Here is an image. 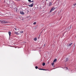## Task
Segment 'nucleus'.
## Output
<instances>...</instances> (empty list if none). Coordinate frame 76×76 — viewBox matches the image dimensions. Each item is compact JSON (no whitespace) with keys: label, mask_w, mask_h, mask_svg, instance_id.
<instances>
[{"label":"nucleus","mask_w":76,"mask_h":76,"mask_svg":"<svg viewBox=\"0 0 76 76\" xmlns=\"http://www.w3.org/2000/svg\"><path fill=\"white\" fill-rule=\"evenodd\" d=\"M15 30H16V28H15Z\"/></svg>","instance_id":"393cba45"},{"label":"nucleus","mask_w":76,"mask_h":76,"mask_svg":"<svg viewBox=\"0 0 76 76\" xmlns=\"http://www.w3.org/2000/svg\"><path fill=\"white\" fill-rule=\"evenodd\" d=\"M36 22H35L34 23H33V25H36Z\"/></svg>","instance_id":"a211bd4d"},{"label":"nucleus","mask_w":76,"mask_h":76,"mask_svg":"<svg viewBox=\"0 0 76 76\" xmlns=\"http://www.w3.org/2000/svg\"><path fill=\"white\" fill-rule=\"evenodd\" d=\"M34 40L35 41H36L37 40V39L36 38H35L34 39Z\"/></svg>","instance_id":"f8f14e48"},{"label":"nucleus","mask_w":76,"mask_h":76,"mask_svg":"<svg viewBox=\"0 0 76 76\" xmlns=\"http://www.w3.org/2000/svg\"><path fill=\"white\" fill-rule=\"evenodd\" d=\"M45 70H48V69H45Z\"/></svg>","instance_id":"4be33fe9"},{"label":"nucleus","mask_w":76,"mask_h":76,"mask_svg":"<svg viewBox=\"0 0 76 76\" xmlns=\"http://www.w3.org/2000/svg\"><path fill=\"white\" fill-rule=\"evenodd\" d=\"M45 63L44 62L42 64V66H45Z\"/></svg>","instance_id":"ddd939ff"},{"label":"nucleus","mask_w":76,"mask_h":76,"mask_svg":"<svg viewBox=\"0 0 76 76\" xmlns=\"http://www.w3.org/2000/svg\"><path fill=\"white\" fill-rule=\"evenodd\" d=\"M8 33H9L10 36V35H11V32H10V31H9L8 32Z\"/></svg>","instance_id":"6e6552de"},{"label":"nucleus","mask_w":76,"mask_h":76,"mask_svg":"<svg viewBox=\"0 0 76 76\" xmlns=\"http://www.w3.org/2000/svg\"><path fill=\"white\" fill-rule=\"evenodd\" d=\"M71 27H72V26H70L68 27V29H71Z\"/></svg>","instance_id":"9b49d317"},{"label":"nucleus","mask_w":76,"mask_h":76,"mask_svg":"<svg viewBox=\"0 0 76 76\" xmlns=\"http://www.w3.org/2000/svg\"><path fill=\"white\" fill-rule=\"evenodd\" d=\"M68 61H69V58H66V61H66V62Z\"/></svg>","instance_id":"423d86ee"},{"label":"nucleus","mask_w":76,"mask_h":76,"mask_svg":"<svg viewBox=\"0 0 76 76\" xmlns=\"http://www.w3.org/2000/svg\"><path fill=\"white\" fill-rule=\"evenodd\" d=\"M20 34H23V31H21L20 32Z\"/></svg>","instance_id":"4468645a"},{"label":"nucleus","mask_w":76,"mask_h":76,"mask_svg":"<svg viewBox=\"0 0 76 76\" xmlns=\"http://www.w3.org/2000/svg\"><path fill=\"white\" fill-rule=\"evenodd\" d=\"M33 6H34V3H33L32 4L29 5V6L30 7H33Z\"/></svg>","instance_id":"f03ea898"},{"label":"nucleus","mask_w":76,"mask_h":76,"mask_svg":"<svg viewBox=\"0 0 76 76\" xmlns=\"http://www.w3.org/2000/svg\"><path fill=\"white\" fill-rule=\"evenodd\" d=\"M49 6H51V2H50L49 3Z\"/></svg>","instance_id":"dca6fc26"},{"label":"nucleus","mask_w":76,"mask_h":76,"mask_svg":"<svg viewBox=\"0 0 76 76\" xmlns=\"http://www.w3.org/2000/svg\"><path fill=\"white\" fill-rule=\"evenodd\" d=\"M75 37H76V36H75Z\"/></svg>","instance_id":"bb28decb"},{"label":"nucleus","mask_w":76,"mask_h":76,"mask_svg":"<svg viewBox=\"0 0 76 76\" xmlns=\"http://www.w3.org/2000/svg\"><path fill=\"white\" fill-rule=\"evenodd\" d=\"M54 9H55V8L54 7H52L51 10H50V12H52L54 10Z\"/></svg>","instance_id":"f257e3e1"},{"label":"nucleus","mask_w":76,"mask_h":76,"mask_svg":"<svg viewBox=\"0 0 76 76\" xmlns=\"http://www.w3.org/2000/svg\"><path fill=\"white\" fill-rule=\"evenodd\" d=\"M28 1L29 2H31V0H28Z\"/></svg>","instance_id":"412c9836"},{"label":"nucleus","mask_w":76,"mask_h":76,"mask_svg":"<svg viewBox=\"0 0 76 76\" xmlns=\"http://www.w3.org/2000/svg\"><path fill=\"white\" fill-rule=\"evenodd\" d=\"M56 61H57V59H55L54 60L53 63H55V62H56Z\"/></svg>","instance_id":"1a4fd4ad"},{"label":"nucleus","mask_w":76,"mask_h":76,"mask_svg":"<svg viewBox=\"0 0 76 76\" xmlns=\"http://www.w3.org/2000/svg\"><path fill=\"white\" fill-rule=\"evenodd\" d=\"M47 0H46V1H47Z\"/></svg>","instance_id":"a878e982"},{"label":"nucleus","mask_w":76,"mask_h":76,"mask_svg":"<svg viewBox=\"0 0 76 76\" xmlns=\"http://www.w3.org/2000/svg\"><path fill=\"white\" fill-rule=\"evenodd\" d=\"M73 44V43H69V47H71V46Z\"/></svg>","instance_id":"20e7f679"},{"label":"nucleus","mask_w":76,"mask_h":76,"mask_svg":"<svg viewBox=\"0 0 76 76\" xmlns=\"http://www.w3.org/2000/svg\"><path fill=\"white\" fill-rule=\"evenodd\" d=\"M20 13L21 14V15H24V12L22 11H20Z\"/></svg>","instance_id":"7ed1b4c3"},{"label":"nucleus","mask_w":76,"mask_h":76,"mask_svg":"<svg viewBox=\"0 0 76 76\" xmlns=\"http://www.w3.org/2000/svg\"><path fill=\"white\" fill-rule=\"evenodd\" d=\"M45 45H44V46H45Z\"/></svg>","instance_id":"b1692460"},{"label":"nucleus","mask_w":76,"mask_h":76,"mask_svg":"<svg viewBox=\"0 0 76 76\" xmlns=\"http://www.w3.org/2000/svg\"><path fill=\"white\" fill-rule=\"evenodd\" d=\"M15 10H16V12H18V8H16Z\"/></svg>","instance_id":"2eb2a0df"},{"label":"nucleus","mask_w":76,"mask_h":76,"mask_svg":"<svg viewBox=\"0 0 76 76\" xmlns=\"http://www.w3.org/2000/svg\"><path fill=\"white\" fill-rule=\"evenodd\" d=\"M54 63H52V65H54Z\"/></svg>","instance_id":"aec40b11"},{"label":"nucleus","mask_w":76,"mask_h":76,"mask_svg":"<svg viewBox=\"0 0 76 76\" xmlns=\"http://www.w3.org/2000/svg\"><path fill=\"white\" fill-rule=\"evenodd\" d=\"M73 5L74 6H76V3H75L73 4Z\"/></svg>","instance_id":"f3484780"},{"label":"nucleus","mask_w":76,"mask_h":76,"mask_svg":"<svg viewBox=\"0 0 76 76\" xmlns=\"http://www.w3.org/2000/svg\"><path fill=\"white\" fill-rule=\"evenodd\" d=\"M39 70H45V69H39Z\"/></svg>","instance_id":"9d476101"},{"label":"nucleus","mask_w":76,"mask_h":76,"mask_svg":"<svg viewBox=\"0 0 76 76\" xmlns=\"http://www.w3.org/2000/svg\"><path fill=\"white\" fill-rule=\"evenodd\" d=\"M3 23H7V22L4 21H2Z\"/></svg>","instance_id":"0eeeda50"},{"label":"nucleus","mask_w":76,"mask_h":76,"mask_svg":"<svg viewBox=\"0 0 76 76\" xmlns=\"http://www.w3.org/2000/svg\"><path fill=\"white\" fill-rule=\"evenodd\" d=\"M34 2V1H31V2Z\"/></svg>","instance_id":"5701e85b"},{"label":"nucleus","mask_w":76,"mask_h":76,"mask_svg":"<svg viewBox=\"0 0 76 76\" xmlns=\"http://www.w3.org/2000/svg\"><path fill=\"white\" fill-rule=\"evenodd\" d=\"M15 34H16V35H19V33H18V32H16L14 33Z\"/></svg>","instance_id":"39448f33"},{"label":"nucleus","mask_w":76,"mask_h":76,"mask_svg":"<svg viewBox=\"0 0 76 76\" xmlns=\"http://www.w3.org/2000/svg\"><path fill=\"white\" fill-rule=\"evenodd\" d=\"M35 68H36V69H38V66H36L35 67Z\"/></svg>","instance_id":"6ab92c4d"}]
</instances>
